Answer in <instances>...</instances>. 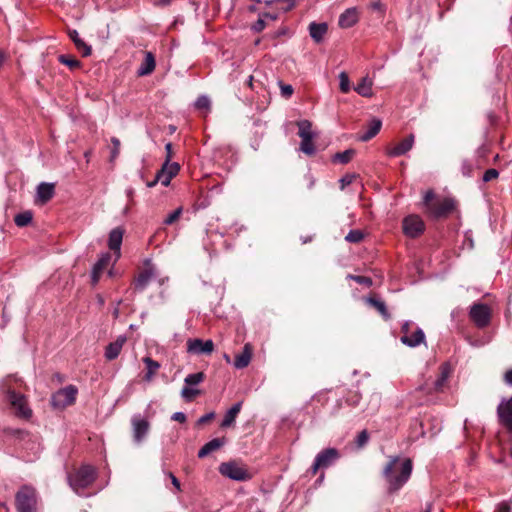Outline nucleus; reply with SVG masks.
<instances>
[{
  "label": "nucleus",
  "instance_id": "obj_1",
  "mask_svg": "<svg viewBox=\"0 0 512 512\" xmlns=\"http://www.w3.org/2000/svg\"><path fill=\"white\" fill-rule=\"evenodd\" d=\"M412 470L411 459L400 458L399 456L390 457L382 472L388 484V492L395 493L399 491L410 479Z\"/></svg>",
  "mask_w": 512,
  "mask_h": 512
},
{
  "label": "nucleus",
  "instance_id": "obj_2",
  "mask_svg": "<svg viewBox=\"0 0 512 512\" xmlns=\"http://www.w3.org/2000/svg\"><path fill=\"white\" fill-rule=\"evenodd\" d=\"M435 194L432 190L425 193L423 205L428 213L434 218H441L449 214L454 209V200L451 198L434 199Z\"/></svg>",
  "mask_w": 512,
  "mask_h": 512
},
{
  "label": "nucleus",
  "instance_id": "obj_3",
  "mask_svg": "<svg viewBox=\"0 0 512 512\" xmlns=\"http://www.w3.org/2000/svg\"><path fill=\"white\" fill-rule=\"evenodd\" d=\"M96 478L95 469L90 465H83L73 474H69L68 482L70 487L76 492L89 487Z\"/></svg>",
  "mask_w": 512,
  "mask_h": 512
},
{
  "label": "nucleus",
  "instance_id": "obj_4",
  "mask_svg": "<svg viewBox=\"0 0 512 512\" xmlns=\"http://www.w3.org/2000/svg\"><path fill=\"white\" fill-rule=\"evenodd\" d=\"M157 281L159 286L164 285L168 281V277H160L157 269L150 260H146L143 269L135 278V289L143 291L147 288L148 284Z\"/></svg>",
  "mask_w": 512,
  "mask_h": 512
},
{
  "label": "nucleus",
  "instance_id": "obj_5",
  "mask_svg": "<svg viewBox=\"0 0 512 512\" xmlns=\"http://www.w3.org/2000/svg\"><path fill=\"white\" fill-rule=\"evenodd\" d=\"M17 512H36V490L32 486L23 485L15 495Z\"/></svg>",
  "mask_w": 512,
  "mask_h": 512
},
{
  "label": "nucleus",
  "instance_id": "obj_6",
  "mask_svg": "<svg viewBox=\"0 0 512 512\" xmlns=\"http://www.w3.org/2000/svg\"><path fill=\"white\" fill-rule=\"evenodd\" d=\"M7 401L14 409L17 417L29 419L32 416V410L28 406L26 397L23 394L17 393L14 390H7Z\"/></svg>",
  "mask_w": 512,
  "mask_h": 512
},
{
  "label": "nucleus",
  "instance_id": "obj_7",
  "mask_svg": "<svg viewBox=\"0 0 512 512\" xmlns=\"http://www.w3.org/2000/svg\"><path fill=\"white\" fill-rule=\"evenodd\" d=\"M340 458L339 451L336 448H326L319 452L311 466L312 474H316L319 469H326L333 465Z\"/></svg>",
  "mask_w": 512,
  "mask_h": 512
},
{
  "label": "nucleus",
  "instance_id": "obj_8",
  "mask_svg": "<svg viewBox=\"0 0 512 512\" xmlns=\"http://www.w3.org/2000/svg\"><path fill=\"white\" fill-rule=\"evenodd\" d=\"M77 388L73 385H68L52 395L51 404L54 408L63 409L76 400Z\"/></svg>",
  "mask_w": 512,
  "mask_h": 512
},
{
  "label": "nucleus",
  "instance_id": "obj_9",
  "mask_svg": "<svg viewBox=\"0 0 512 512\" xmlns=\"http://www.w3.org/2000/svg\"><path fill=\"white\" fill-rule=\"evenodd\" d=\"M469 316L478 328H485L491 320V309L487 304L474 303L470 307Z\"/></svg>",
  "mask_w": 512,
  "mask_h": 512
},
{
  "label": "nucleus",
  "instance_id": "obj_10",
  "mask_svg": "<svg viewBox=\"0 0 512 512\" xmlns=\"http://www.w3.org/2000/svg\"><path fill=\"white\" fill-rule=\"evenodd\" d=\"M219 471L223 476L235 481H246L250 479L248 471L234 462L222 463L219 467Z\"/></svg>",
  "mask_w": 512,
  "mask_h": 512
},
{
  "label": "nucleus",
  "instance_id": "obj_11",
  "mask_svg": "<svg viewBox=\"0 0 512 512\" xmlns=\"http://www.w3.org/2000/svg\"><path fill=\"white\" fill-rule=\"evenodd\" d=\"M425 230L423 220L417 215H410L403 220V232L410 238H416Z\"/></svg>",
  "mask_w": 512,
  "mask_h": 512
},
{
  "label": "nucleus",
  "instance_id": "obj_12",
  "mask_svg": "<svg viewBox=\"0 0 512 512\" xmlns=\"http://www.w3.org/2000/svg\"><path fill=\"white\" fill-rule=\"evenodd\" d=\"M410 322L406 321L402 325L403 335L401 342L408 347H416L425 341V334L421 328H417L413 333L409 334Z\"/></svg>",
  "mask_w": 512,
  "mask_h": 512
},
{
  "label": "nucleus",
  "instance_id": "obj_13",
  "mask_svg": "<svg viewBox=\"0 0 512 512\" xmlns=\"http://www.w3.org/2000/svg\"><path fill=\"white\" fill-rule=\"evenodd\" d=\"M133 426V441L140 445L146 439L149 430L150 423L147 419L141 417L140 415H135L132 419Z\"/></svg>",
  "mask_w": 512,
  "mask_h": 512
},
{
  "label": "nucleus",
  "instance_id": "obj_14",
  "mask_svg": "<svg viewBox=\"0 0 512 512\" xmlns=\"http://www.w3.org/2000/svg\"><path fill=\"white\" fill-rule=\"evenodd\" d=\"M499 422L512 432V396L503 398L497 406Z\"/></svg>",
  "mask_w": 512,
  "mask_h": 512
},
{
  "label": "nucleus",
  "instance_id": "obj_15",
  "mask_svg": "<svg viewBox=\"0 0 512 512\" xmlns=\"http://www.w3.org/2000/svg\"><path fill=\"white\" fill-rule=\"evenodd\" d=\"M214 350V343L212 340L203 341L199 338L189 339L187 341V351L191 354H211Z\"/></svg>",
  "mask_w": 512,
  "mask_h": 512
},
{
  "label": "nucleus",
  "instance_id": "obj_16",
  "mask_svg": "<svg viewBox=\"0 0 512 512\" xmlns=\"http://www.w3.org/2000/svg\"><path fill=\"white\" fill-rule=\"evenodd\" d=\"M125 230L115 228L110 232L108 245L115 256V261L120 257V248Z\"/></svg>",
  "mask_w": 512,
  "mask_h": 512
},
{
  "label": "nucleus",
  "instance_id": "obj_17",
  "mask_svg": "<svg viewBox=\"0 0 512 512\" xmlns=\"http://www.w3.org/2000/svg\"><path fill=\"white\" fill-rule=\"evenodd\" d=\"M414 144V135L410 134L404 138L401 142L396 144L394 147L388 150V155L391 157H398L406 154L410 151Z\"/></svg>",
  "mask_w": 512,
  "mask_h": 512
},
{
  "label": "nucleus",
  "instance_id": "obj_18",
  "mask_svg": "<svg viewBox=\"0 0 512 512\" xmlns=\"http://www.w3.org/2000/svg\"><path fill=\"white\" fill-rule=\"evenodd\" d=\"M359 20L357 8L352 7L346 9L340 14L338 24L341 28H350L354 26Z\"/></svg>",
  "mask_w": 512,
  "mask_h": 512
},
{
  "label": "nucleus",
  "instance_id": "obj_19",
  "mask_svg": "<svg viewBox=\"0 0 512 512\" xmlns=\"http://www.w3.org/2000/svg\"><path fill=\"white\" fill-rule=\"evenodd\" d=\"M55 193V185L53 183L42 182L37 187L36 202L41 204L47 203Z\"/></svg>",
  "mask_w": 512,
  "mask_h": 512
},
{
  "label": "nucleus",
  "instance_id": "obj_20",
  "mask_svg": "<svg viewBox=\"0 0 512 512\" xmlns=\"http://www.w3.org/2000/svg\"><path fill=\"white\" fill-rule=\"evenodd\" d=\"M126 342V336H119L114 342L107 345L105 357L107 360H114L118 357L123 345Z\"/></svg>",
  "mask_w": 512,
  "mask_h": 512
},
{
  "label": "nucleus",
  "instance_id": "obj_21",
  "mask_svg": "<svg viewBox=\"0 0 512 512\" xmlns=\"http://www.w3.org/2000/svg\"><path fill=\"white\" fill-rule=\"evenodd\" d=\"M144 60L141 64V66L137 70L138 76H146L151 74L155 67H156V61L155 57L152 52H145Z\"/></svg>",
  "mask_w": 512,
  "mask_h": 512
},
{
  "label": "nucleus",
  "instance_id": "obj_22",
  "mask_svg": "<svg viewBox=\"0 0 512 512\" xmlns=\"http://www.w3.org/2000/svg\"><path fill=\"white\" fill-rule=\"evenodd\" d=\"M328 26L326 23H316L312 22L309 25V34L311 38L319 43L323 40L325 34L327 33Z\"/></svg>",
  "mask_w": 512,
  "mask_h": 512
},
{
  "label": "nucleus",
  "instance_id": "obj_23",
  "mask_svg": "<svg viewBox=\"0 0 512 512\" xmlns=\"http://www.w3.org/2000/svg\"><path fill=\"white\" fill-rule=\"evenodd\" d=\"M252 352L249 344H245L243 351L235 356L234 366L237 369L247 367L251 361Z\"/></svg>",
  "mask_w": 512,
  "mask_h": 512
},
{
  "label": "nucleus",
  "instance_id": "obj_24",
  "mask_svg": "<svg viewBox=\"0 0 512 512\" xmlns=\"http://www.w3.org/2000/svg\"><path fill=\"white\" fill-rule=\"evenodd\" d=\"M68 35L70 39L73 41L75 47L79 52L82 53V56L87 57L91 54V46L87 45L80 37L76 30H69Z\"/></svg>",
  "mask_w": 512,
  "mask_h": 512
},
{
  "label": "nucleus",
  "instance_id": "obj_25",
  "mask_svg": "<svg viewBox=\"0 0 512 512\" xmlns=\"http://www.w3.org/2000/svg\"><path fill=\"white\" fill-rule=\"evenodd\" d=\"M241 407L242 402H237L225 413L221 422L222 428H227L234 424L239 412L241 411Z\"/></svg>",
  "mask_w": 512,
  "mask_h": 512
},
{
  "label": "nucleus",
  "instance_id": "obj_26",
  "mask_svg": "<svg viewBox=\"0 0 512 512\" xmlns=\"http://www.w3.org/2000/svg\"><path fill=\"white\" fill-rule=\"evenodd\" d=\"M225 443L224 439L221 438H214L207 442L199 451H198V457L204 458L208 456L211 452L219 449L222 447Z\"/></svg>",
  "mask_w": 512,
  "mask_h": 512
},
{
  "label": "nucleus",
  "instance_id": "obj_27",
  "mask_svg": "<svg viewBox=\"0 0 512 512\" xmlns=\"http://www.w3.org/2000/svg\"><path fill=\"white\" fill-rule=\"evenodd\" d=\"M373 81L368 77H363L361 81L354 87V90L362 97L370 98L373 96Z\"/></svg>",
  "mask_w": 512,
  "mask_h": 512
},
{
  "label": "nucleus",
  "instance_id": "obj_28",
  "mask_svg": "<svg viewBox=\"0 0 512 512\" xmlns=\"http://www.w3.org/2000/svg\"><path fill=\"white\" fill-rule=\"evenodd\" d=\"M381 126V120L376 118L372 119L368 124L367 130L362 135H360L359 139L364 142L372 139L379 133Z\"/></svg>",
  "mask_w": 512,
  "mask_h": 512
},
{
  "label": "nucleus",
  "instance_id": "obj_29",
  "mask_svg": "<svg viewBox=\"0 0 512 512\" xmlns=\"http://www.w3.org/2000/svg\"><path fill=\"white\" fill-rule=\"evenodd\" d=\"M172 178L166 173L164 169H160L154 179L150 182H147V187H154L157 183H161L163 186H168L171 182Z\"/></svg>",
  "mask_w": 512,
  "mask_h": 512
},
{
  "label": "nucleus",
  "instance_id": "obj_30",
  "mask_svg": "<svg viewBox=\"0 0 512 512\" xmlns=\"http://www.w3.org/2000/svg\"><path fill=\"white\" fill-rule=\"evenodd\" d=\"M366 302L368 304H370L371 306H373L375 309H377V311L383 316V318H385V319L390 318V315L388 313L386 305L383 301L376 299V298L369 297L366 299Z\"/></svg>",
  "mask_w": 512,
  "mask_h": 512
},
{
  "label": "nucleus",
  "instance_id": "obj_31",
  "mask_svg": "<svg viewBox=\"0 0 512 512\" xmlns=\"http://www.w3.org/2000/svg\"><path fill=\"white\" fill-rule=\"evenodd\" d=\"M297 125L299 128L298 135L301 139L313 138L314 134L311 130V123L308 120H301Z\"/></svg>",
  "mask_w": 512,
  "mask_h": 512
},
{
  "label": "nucleus",
  "instance_id": "obj_32",
  "mask_svg": "<svg viewBox=\"0 0 512 512\" xmlns=\"http://www.w3.org/2000/svg\"><path fill=\"white\" fill-rule=\"evenodd\" d=\"M33 219V213L31 211H24L15 216L14 222L18 227H25L31 223Z\"/></svg>",
  "mask_w": 512,
  "mask_h": 512
},
{
  "label": "nucleus",
  "instance_id": "obj_33",
  "mask_svg": "<svg viewBox=\"0 0 512 512\" xmlns=\"http://www.w3.org/2000/svg\"><path fill=\"white\" fill-rule=\"evenodd\" d=\"M162 169H164V170L166 171V173H167L171 178H173V177H175V176L178 174V172H179V170H180V166H179V164H178V163H176V162H171V161H170V156L168 155V156L166 157L165 162H164V163H163V165H162Z\"/></svg>",
  "mask_w": 512,
  "mask_h": 512
},
{
  "label": "nucleus",
  "instance_id": "obj_34",
  "mask_svg": "<svg viewBox=\"0 0 512 512\" xmlns=\"http://www.w3.org/2000/svg\"><path fill=\"white\" fill-rule=\"evenodd\" d=\"M144 362H145L146 368H147L145 380L149 381V380H151L153 375L156 373V371L159 369L160 365L158 362L152 360L149 357H145Z\"/></svg>",
  "mask_w": 512,
  "mask_h": 512
},
{
  "label": "nucleus",
  "instance_id": "obj_35",
  "mask_svg": "<svg viewBox=\"0 0 512 512\" xmlns=\"http://www.w3.org/2000/svg\"><path fill=\"white\" fill-rule=\"evenodd\" d=\"M204 379H205V374L203 372H197V373L188 374L184 379V383L186 386L192 387V386L200 384L201 382H203Z\"/></svg>",
  "mask_w": 512,
  "mask_h": 512
},
{
  "label": "nucleus",
  "instance_id": "obj_36",
  "mask_svg": "<svg viewBox=\"0 0 512 512\" xmlns=\"http://www.w3.org/2000/svg\"><path fill=\"white\" fill-rule=\"evenodd\" d=\"M58 61L61 64L68 66L71 70L79 68L81 66V62L79 60H77L76 58H74L72 56L65 55V54L59 55Z\"/></svg>",
  "mask_w": 512,
  "mask_h": 512
},
{
  "label": "nucleus",
  "instance_id": "obj_37",
  "mask_svg": "<svg viewBox=\"0 0 512 512\" xmlns=\"http://www.w3.org/2000/svg\"><path fill=\"white\" fill-rule=\"evenodd\" d=\"M355 155L354 149H347L343 152L336 153L333 157V161L339 162L342 164L348 163L352 157Z\"/></svg>",
  "mask_w": 512,
  "mask_h": 512
},
{
  "label": "nucleus",
  "instance_id": "obj_38",
  "mask_svg": "<svg viewBox=\"0 0 512 512\" xmlns=\"http://www.w3.org/2000/svg\"><path fill=\"white\" fill-rule=\"evenodd\" d=\"M312 139L313 138L302 139L300 143V150L307 155H313L315 153Z\"/></svg>",
  "mask_w": 512,
  "mask_h": 512
},
{
  "label": "nucleus",
  "instance_id": "obj_39",
  "mask_svg": "<svg viewBox=\"0 0 512 512\" xmlns=\"http://www.w3.org/2000/svg\"><path fill=\"white\" fill-rule=\"evenodd\" d=\"M339 88L343 93H348L351 89L350 80L346 72L339 74Z\"/></svg>",
  "mask_w": 512,
  "mask_h": 512
},
{
  "label": "nucleus",
  "instance_id": "obj_40",
  "mask_svg": "<svg viewBox=\"0 0 512 512\" xmlns=\"http://www.w3.org/2000/svg\"><path fill=\"white\" fill-rule=\"evenodd\" d=\"M105 268L106 267L101 265V263H99V262H96L94 264L93 269H92V274H91L92 285H96L98 283L100 276Z\"/></svg>",
  "mask_w": 512,
  "mask_h": 512
},
{
  "label": "nucleus",
  "instance_id": "obj_41",
  "mask_svg": "<svg viewBox=\"0 0 512 512\" xmlns=\"http://www.w3.org/2000/svg\"><path fill=\"white\" fill-rule=\"evenodd\" d=\"M199 393H200V391L198 389H195V388H192V387H189L186 385L181 390V396L186 401H191Z\"/></svg>",
  "mask_w": 512,
  "mask_h": 512
},
{
  "label": "nucleus",
  "instance_id": "obj_42",
  "mask_svg": "<svg viewBox=\"0 0 512 512\" xmlns=\"http://www.w3.org/2000/svg\"><path fill=\"white\" fill-rule=\"evenodd\" d=\"M364 237V234L361 230H350L349 233L345 236V240L350 243H359Z\"/></svg>",
  "mask_w": 512,
  "mask_h": 512
},
{
  "label": "nucleus",
  "instance_id": "obj_43",
  "mask_svg": "<svg viewBox=\"0 0 512 512\" xmlns=\"http://www.w3.org/2000/svg\"><path fill=\"white\" fill-rule=\"evenodd\" d=\"M276 2H283L285 6L281 7V10L284 12L290 11L295 7V0H265L264 3L266 6H271Z\"/></svg>",
  "mask_w": 512,
  "mask_h": 512
},
{
  "label": "nucleus",
  "instance_id": "obj_44",
  "mask_svg": "<svg viewBox=\"0 0 512 512\" xmlns=\"http://www.w3.org/2000/svg\"><path fill=\"white\" fill-rule=\"evenodd\" d=\"M182 214V208L179 207L177 208L176 210H174L173 212H171L165 219H164V224L165 225H172L174 222H176L180 216Z\"/></svg>",
  "mask_w": 512,
  "mask_h": 512
},
{
  "label": "nucleus",
  "instance_id": "obj_45",
  "mask_svg": "<svg viewBox=\"0 0 512 512\" xmlns=\"http://www.w3.org/2000/svg\"><path fill=\"white\" fill-rule=\"evenodd\" d=\"M474 166L469 160H463L461 164V172L465 177H471Z\"/></svg>",
  "mask_w": 512,
  "mask_h": 512
},
{
  "label": "nucleus",
  "instance_id": "obj_46",
  "mask_svg": "<svg viewBox=\"0 0 512 512\" xmlns=\"http://www.w3.org/2000/svg\"><path fill=\"white\" fill-rule=\"evenodd\" d=\"M210 104H211L210 99L205 95L198 97L195 102V106L198 109H209Z\"/></svg>",
  "mask_w": 512,
  "mask_h": 512
},
{
  "label": "nucleus",
  "instance_id": "obj_47",
  "mask_svg": "<svg viewBox=\"0 0 512 512\" xmlns=\"http://www.w3.org/2000/svg\"><path fill=\"white\" fill-rule=\"evenodd\" d=\"M369 440V435L366 430L361 431L356 438V445L358 448H362L364 445L367 444Z\"/></svg>",
  "mask_w": 512,
  "mask_h": 512
},
{
  "label": "nucleus",
  "instance_id": "obj_48",
  "mask_svg": "<svg viewBox=\"0 0 512 512\" xmlns=\"http://www.w3.org/2000/svg\"><path fill=\"white\" fill-rule=\"evenodd\" d=\"M348 278L354 280L355 282L365 285V286H371L372 280L369 277L366 276H360V275H348Z\"/></svg>",
  "mask_w": 512,
  "mask_h": 512
},
{
  "label": "nucleus",
  "instance_id": "obj_49",
  "mask_svg": "<svg viewBox=\"0 0 512 512\" xmlns=\"http://www.w3.org/2000/svg\"><path fill=\"white\" fill-rule=\"evenodd\" d=\"M266 27V23H265V20L263 19V17L260 15L259 16V19L252 25L251 29L256 32V33H259L261 31H263Z\"/></svg>",
  "mask_w": 512,
  "mask_h": 512
},
{
  "label": "nucleus",
  "instance_id": "obj_50",
  "mask_svg": "<svg viewBox=\"0 0 512 512\" xmlns=\"http://www.w3.org/2000/svg\"><path fill=\"white\" fill-rule=\"evenodd\" d=\"M499 175V172L496 169H488L483 175V181L489 182L495 178H497Z\"/></svg>",
  "mask_w": 512,
  "mask_h": 512
},
{
  "label": "nucleus",
  "instance_id": "obj_51",
  "mask_svg": "<svg viewBox=\"0 0 512 512\" xmlns=\"http://www.w3.org/2000/svg\"><path fill=\"white\" fill-rule=\"evenodd\" d=\"M355 178V175L347 174L343 176L339 182H340V189L343 190L346 186L350 185Z\"/></svg>",
  "mask_w": 512,
  "mask_h": 512
},
{
  "label": "nucleus",
  "instance_id": "obj_52",
  "mask_svg": "<svg viewBox=\"0 0 512 512\" xmlns=\"http://www.w3.org/2000/svg\"><path fill=\"white\" fill-rule=\"evenodd\" d=\"M281 95L285 98L291 97L293 94V87L289 84H280Z\"/></svg>",
  "mask_w": 512,
  "mask_h": 512
},
{
  "label": "nucleus",
  "instance_id": "obj_53",
  "mask_svg": "<svg viewBox=\"0 0 512 512\" xmlns=\"http://www.w3.org/2000/svg\"><path fill=\"white\" fill-rule=\"evenodd\" d=\"M214 417H215V413H214V412H209V413H207V414H205V415L201 416V417L198 419L197 423H198L199 425H201V424H205V423L209 422L210 420H212Z\"/></svg>",
  "mask_w": 512,
  "mask_h": 512
},
{
  "label": "nucleus",
  "instance_id": "obj_54",
  "mask_svg": "<svg viewBox=\"0 0 512 512\" xmlns=\"http://www.w3.org/2000/svg\"><path fill=\"white\" fill-rule=\"evenodd\" d=\"M167 476L171 480V483L176 488V490L180 491L181 490V484H180V481L177 479V477L173 473H171V472H168Z\"/></svg>",
  "mask_w": 512,
  "mask_h": 512
},
{
  "label": "nucleus",
  "instance_id": "obj_55",
  "mask_svg": "<svg viewBox=\"0 0 512 512\" xmlns=\"http://www.w3.org/2000/svg\"><path fill=\"white\" fill-rule=\"evenodd\" d=\"M111 257L112 256L110 253H104L97 262L101 263V265H103L104 267H107L109 265Z\"/></svg>",
  "mask_w": 512,
  "mask_h": 512
},
{
  "label": "nucleus",
  "instance_id": "obj_56",
  "mask_svg": "<svg viewBox=\"0 0 512 512\" xmlns=\"http://www.w3.org/2000/svg\"><path fill=\"white\" fill-rule=\"evenodd\" d=\"M171 419L183 423L186 421V415L183 412H175L171 416Z\"/></svg>",
  "mask_w": 512,
  "mask_h": 512
},
{
  "label": "nucleus",
  "instance_id": "obj_57",
  "mask_svg": "<svg viewBox=\"0 0 512 512\" xmlns=\"http://www.w3.org/2000/svg\"><path fill=\"white\" fill-rule=\"evenodd\" d=\"M504 381L507 385L512 386V369H509L505 372Z\"/></svg>",
  "mask_w": 512,
  "mask_h": 512
},
{
  "label": "nucleus",
  "instance_id": "obj_58",
  "mask_svg": "<svg viewBox=\"0 0 512 512\" xmlns=\"http://www.w3.org/2000/svg\"><path fill=\"white\" fill-rule=\"evenodd\" d=\"M446 381L447 380L445 379V377L439 376L438 379L434 383L435 389L440 390Z\"/></svg>",
  "mask_w": 512,
  "mask_h": 512
},
{
  "label": "nucleus",
  "instance_id": "obj_59",
  "mask_svg": "<svg viewBox=\"0 0 512 512\" xmlns=\"http://www.w3.org/2000/svg\"><path fill=\"white\" fill-rule=\"evenodd\" d=\"M497 512H511V509L507 503L502 502L497 506Z\"/></svg>",
  "mask_w": 512,
  "mask_h": 512
},
{
  "label": "nucleus",
  "instance_id": "obj_60",
  "mask_svg": "<svg viewBox=\"0 0 512 512\" xmlns=\"http://www.w3.org/2000/svg\"><path fill=\"white\" fill-rule=\"evenodd\" d=\"M449 373H450V369H449L448 365L447 364H443L441 366L440 376L445 377V379L447 380L448 377H449Z\"/></svg>",
  "mask_w": 512,
  "mask_h": 512
},
{
  "label": "nucleus",
  "instance_id": "obj_61",
  "mask_svg": "<svg viewBox=\"0 0 512 512\" xmlns=\"http://www.w3.org/2000/svg\"><path fill=\"white\" fill-rule=\"evenodd\" d=\"M360 400V397L357 394L351 395L350 398L347 399V402L351 405H357Z\"/></svg>",
  "mask_w": 512,
  "mask_h": 512
},
{
  "label": "nucleus",
  "instance_id": "obj_62",
  "mask_svg": "<svg viewBox=\"0 0 512 512\" xmlns=\"http://www.w3.org/2000/svg\"><path fill=\"white\" fill-rule=\"evenodd\" d=\"M261 16L263 17L264 20H265V18H267V19H270L272 21H274V20H276L278 18L277 14H272V13H263V14H261Z\"/></svg>",
  "mask_w": 512,
  "mask_h": 512
},
{
  "label": "nucleus",
  "instance_id": "obj_63",
  "mask_svg": "<svg viewBox=\"0 0 512 512\" xmlns=\"http://www.w3.org/2000/svg\"><path fill=\"white\" fill-rule=\"evenodd\" d=\"M371 7H372V9L377 10V11H382L383 10V5L379 1L372 3Z\"/></svg>",
  "mask_w": 512,
  "mask_h": 512
},
{
  "label": "nucleus",
  "instance_id": "obj_64",
  "mask_svg": "<svg viewBox=\"0 0 512 512\" xmlns=\"http://www.w3.org/2000/svg\"><path fill=\"white\" fill-rule=\"evenodd\" d=\"M305 177H306V179L309 182L308 188L311 189L314 186V184H315V180H314L313 176L310 175V174H307Z\"/></svg>",
  "mask_w": 512,
  "mask_h": 512
}]
</instances>
